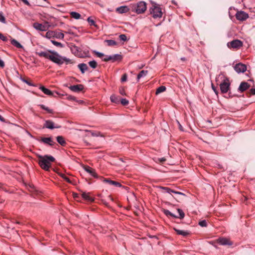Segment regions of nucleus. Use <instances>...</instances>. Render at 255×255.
Segmentation results:
<instances>
[{
    "label": "nucleus",
    "mask_w": 255,
    "mask_h": 255,
    "mask_svg": "<svg viewBox=\"0 0 255 255\" xmlns=\"http://www.w3.org/2000/svg\"><path fill=\"white\" fill-rule=\"evenodd\" d=\"M16 224H19L20 222H16Z\"/></svg>",
    "instance_id": "338daca9"
},
{
    "label": "nucleus",
    "mask_w": 255,
    "mask_h": 255,
    "mask_svg": "<svg viewBox=\"0 0 255 255\" xmlns=\"http://www.w3.org/2000/svg\"><path fill=\"white\" fill-rule=\"evenodd\" d=\"M199 225L202 227H205L207 226V224L206 220H204L200 221L199 223Z\"/></svg>",
    "instance_id": "37998d69"
},
{
    "label": "nucleus",
    "mask_w": 255,
    "mask_h": 255,
    "mask_svg": "<svg viewBox=\"0 0 255 255\" xmlns=\"http://www.w3.org/2000/svg\"><path fill=\"white\" fill-rule=\"evenodd\" d=\"M250 93L252 95H255V88H252L250 90Z\"/></svg>",
    "instance_id": "13d9d810"
},
{
    "label": "nucleus",
    "mask_w": 255,
    "mask_h": 255,
    "mask_svg": "<svg viewBox=\"0 0 255 255\" xmlns=\"http://www.w3.org/2000/svg\"><path fill=\"white\" fill-rule=\"evenodd\" d=\"M122 59V56L120 54H116L113 55H110L107 56V59H103V60L105 62H107L108 61H111L113 62H114L117 61L121 60Z\"/></svg>",
    "instance_id": "1a4fd4ad"
},
{
    "label": "nucleus",
    "mask_w": 255,
    "mask_h": 255,
    "mask_svg": "<svg viewBox=\"0 0 255 255\" xmlns=\"http://www.w3.org/2000/svg\"><path fill=\"white\" fill-rule=\"evenodd\" d=\"M105 41L107 43L108 46H114L117 44L116 41L114 40H106Z\"/></svg>",
    "instance_id": "c9c22d12"
},
{
    "label": "nucleus",
    "mask_w": 255,
    "mask_h": 255,
    "mask_svg": "<svg viewBox=\"0 0 255 255\" xmlns=\"http://www.w3.org/2000/svg\"><path fill=\"white\" fill-rule=\"evenodd\" d=\"M158 160L159 161L160 163H163V162H164L166 160V159L164 157H162V158H158Z\"/></svg>",
    "instance_id": "6e6d98bb"
},
{
    "label": "nucleus",
    "mask_w": 255,
    "mask_h": 255,
    "mask_svg": "<svg viewBox=\"0 0 255 255\" xmlns=\"http://www.w3.org/2000/svg\"><path fill=\"white\" fill-rule=\"evenodd\" d=\"M119 38H120L121 40H122V41H126L127 40V36L125 34H121L119 36Z\"/></svg>",
    "instance_id": "c03bdc74"
},
{
    "label": "nucleus",
    "mask_w": 255,
    "mask_h": 255,
    "mask_svg": "<svg viewBox=\"0 0 255 255\" xmlns=\"http://www.w3.org/2000/svg\"><path fill=\"white\" fill-rule=\"evenodd\" d=\"M166 90V87L163 86H161L159 87L156 91V94L158 95V94L163 92Z\"/></svg>",
    "instance_id": "7c9ffc66"
},
{
    "label": "nucleus",
    "mask_w": 255,
    "mask_h": 255,
    "mask_svg": "<svg viewBox=\"0 0 255 255\" xmlns=\"http://www.w3.org/2000/svg\"><path fill=\"white\" fill-rule=\"evenodd\" d=\"M59 175L64 179L66 181L69 183H72L71 181L70 180L69 178H68L63 173H59Z\"/></svg>",
    "instance_id": "e433bc0d"
},
{
    "label": "nucleus",
    "mask_w": 255,
    "mask_h": 255,
    "mask_svg": "<svg viewBox=\"0 0 255 255\" xmlns=\"http://www.w3.org/2000/svg\"><path fill=\"white\" fill-rule=\"evenodd\" d=\"M33 26L35 29L41 31H46L48 29L47 25H44L37 22L34 23Z\"/></svg>",
    "instance_id": "ddd939ff"
},
{
    "label": "nucleus",
    "mask_w": 255,
    "mask_h": 255,
    "mask_svg": "<svg viewBox=\"0 0 255 255\" xmlns=\"http://www.w3.org/2000/svg\"><path fill=\"white\" fill-rule=\"evenodd\" d=\"M41 141L44 143L47 144L50 146L53 145L55 142L52 140L51 137H42Z\"/></svg>",
    "instance_id": "a211bd4d"
},
{
    "label": "nucleus",
    "mask_w": 255,
    "mask_h": 255,
    "mask_svg": "<svg viewBox=\"0 0 255 255\" xmlns=\"http://www.w3.org/2000/svg\"><path fill=\"white\" fill-rule=\"evenodd\" d=\"M21 80L26 83L27 84H28V85L29 86H34V85H33L32 83H31L30 82H29L28 80L25 79H22Z\"/></svg>",
    "instance_id": "09e8293b"
},
{
    "label": "nucleus",
    "mask_w": 255,
    "mask_h": 255,
    "mask_svg": "<svg viewBox=\"0 0 255 255\" xmlns=\"http://www.w3.org/2000/svg\"><path fill=\"white\" fill-rule=\"evenodd\" d=\"M212 89L214 91V92L215 93V94L217 95L218 94V90L216 89V88L215 87V86L213 85V84H212Z\"/></svg>",
    "instance_id": "603ef678"
},
{
    "label": "nucleus",
    "mask_w": 255,
    "mask_h": 255,
    "mask_svg": "<svg viewBox=\"0 0 255 255\" xmlns=\"http://www.w3.org/2000/svg\"><path fill=\"white\" fill-rule=\"evenodd\" d=\"M0 21L3 23H5L6 22L5 18L3 16V14L2 12H0Z\"/></svg>",
    "instance_id": "ea45409f"
},
{
    "label": "nucleus",
    "mask_w": 255,
    "mask_h": 255,
    "mask_svg": "<svg viewBox=\"0 0 255 255\" xmlns=\"http://www.w3.org/2000/svg\"><path fill=\"white\" fill-rule=\"evenodd\" d=\"M51 42L56 46L59 47H63V45L59 42H57L55 40H51Z\"/></svg>",
    "instance_id": "58836bf2"
},
{
    "label": "nucleus",
    "mask_w": 255,
    "mask_h": 255,
    "mask_svg": "<svg viewBox=\"0 0 255 255\" xmlns=\"http://www.w3.org/2000/svg\"><path fill=\"white\" fill-rule=\"evenodd\" d=\"M173 193H174V194H179V195H183V196H185V194L182 192H178V191H174L173 190V192H172Z\"/></svg>",
    "instance_id": "864d4df0"
},
{
    "label": "nucleus",
    "mask_w": 255,
    "mask_h": 255,
    "mask_svg": "<svg viewBox=\"0 0 255 255\" xmlns=\"http://www.w3.org/2000/svg\"><path fill=\"white\" fill-rule=\"evenodd\" d=\"M86 131L91 132L93 136H103V134L99 131H92L88 130H86Z\"/></svg>",
    "instance_id": "2f4dec72"
},
{
    "label": "nucleus",
    "mask_w": 255,
    "mask_h": 255,
    "mask_svg": "<svg viewBox=\"0 0 255 255\" xmlns=\"http://www.w3.org/2000/svg\"><path fill=\"white\" fill-rule=\"evenodd\" d=\"M84 170L89 173L91 176H93L95 178H98V174L96 173L95 169L92 168L90 166H85L84 167Z\"/></svg>",
    "instance_id": "dca6fc26"
},
{
    "label": "nucleus",
    "mask_w": 255,
    "mask_h": 255,
    "mask_svg": "<svg viewBox=\"0 0 255 255\" xmlns=\"http://www.w3.org/2000/svg\"><path fill=\"white\" fill-rule=\"evenodd\" d=\"M174 230L176 232V233L179 235H181L183 237H186L189 235L190 232L188 231H184L181 230L177 229L176 228H174Z\"/></svg>",
    "instance_id": "412c9836"
},
{
    "label": "nucleus",
    "mask_w": 255,
    "mask_h": 255,
    "mask_svg": "<svg viewBox=\"0 0 255 255\" xmlns=\"http://www.w3.org/2000/svg\"><path fill=\"white\" fill-rule=\"evenodd\" d=\"M243 42L240 40L235 39L227 43L229 48L239 49L243 46Z\"/></svg>",
    "instance_id": "423d86ee"
},
{
    "label": "nucleus",
    "mask_w": 255,
    "mask_h": 255,
    "mask_svg": "<svg viewBox=\"0 0 255 255\" xmlns=\"http://www.w3.org/2000/svg\"><path fill=\"white\" fill-rule=\"evenodd\" d=\"M0 39L3 41H6L8 40L7 37L4 36L2 34H1V36H0Z\"/></svg>",
    "instance_id": "8fccbe9b"
},
{
    "label": "nucleus",
    "mask_w": 255,
    "mask_h": 255,
    "mask_svg": "<svg viewBox=\"0 0 255 255\" xmlns=\"http://www.w3.org/2000/svg\"><path fill=\"white\" fill-rule=\"evenodd\" d=\"M39 89L46 95L52 96L53 97H56L57 95H59L58 93L55 92V93L52 92L50 90L46 88L45 87L43 86H40Z\"/></svg>",
    "instance_id": "9d476101"
},
{
    "label": "nucleus",
    "mask_w": 255,
    "mask_h": 255,
    "mask_svg": "<svg viewBox=\"0 0 255 255\" xmlns=\"http://www.w3.org/2000/svg\"><path fill=\"white\" fill-rule=\"evenodd\" d=\"M159 188L165 191V192L171 194L173 192V190L171 189L170 188L166 187H162L160 186Z\"/></svg>",
    "instance_id": "4c0bfd02"
},
{
    "label": "nucleus",
    "mask_w": 255,
    "mask_h": 255,
    "mask_svg": "<svg viewBox=\"0 0 255 255\" xmlns=\"http://www.w3.org/2000/svg\"><path fill=\"white\" fill-rule=\"evenodd\" d=\"M162 211L164 213V214L168 217L171 216L174 218H178L177 216L175 215L174 214L172 213L171 212H170L168 210L163 209Z\"/></svg>",
    "instance_id": "b1692460"
},
{
    "label": "nucleus",
    "mask_w": 255,
    "mask_h": 255,
    "mask_svg": "<svg viewBox=\"0 0 255 255\" xmlns=\"http://www.w3.org/2000/svg\"><path fill=\"white\" fill-rule=\"evenodd\" d=\"M250 86L248 83L246 82H242L238 88V91L240 92H243L249 89Z\"/></svg>",
    "instance_id": "f3484780"
},
{
    "label": "nucleus",
    "mask_w": 255,
    "mask_h": 255,
    "mask_svg": "<svg viewBox=\"0 0 255 255\" xmlns=\"http://www.w3.org/2000/svg\"><path fill=\"white\" fill-rule=\"evenodd\" d=\"M177 123H178V124L179 126V128L180 129V130L181 131H183V128L182 127V126L181 125V124H180V123L178 121H177Z\"/></svg>",
    "instance_id": "bf43d9fd"
},
{
    "label": "nucleus",
    "mask_w": 255,
    "mask_h": 255,
    "mask_svg": "<svg viewBox=\"0 0 255 255\" xmlns=\"http://www.w3.org/2000/svg\"><path fill=\"white\" fill-rule=\"evenodd\" d=\"M70 15L72 17L76 19H79L81 17V15L80 13L77 12H75V11H72V12H70Z\"/></svg>",
    "instance_id": "cd10ccee"
},
{
    "label": "nucleus",
    "mask_w": 255,
    "mask_h": 255,
    "mask_svg": "<svg viewBox=\"0 0 255 255\" xmlns=\"http://www.w3.org/2000/svg\"><path fill=\"white\" fill-rule=\"evenodd\" d=\"M11 44L15 46L17 48H23L22 45L14 39H12L11 40Z\"/></svg>",
    "instance_id": "a878e982"
},
{
    "label": "nucleus",
    "mask_w": 255,
    "mask_h": 255,
    "mask_svg": "<svg viewBox=\"0 0 255 255\" xmlns=\"http://www.w3.org/2000/svg\"><path fill=\"white\" fill-rule=\"evenodd\" d=\"M150 12L153 14V17L154 18L161 17L162 15L161 8L157 6H153V7L150 9Z\"/></svg>",
    "instance_id": "6e6552de"
},
{
    "label": "nucleus",
    "mask_w": 255,
    "mask_h": 255,
    "mask_svg": "<svg viewBox=\"0 0 255 255\" xmlns=\"http://www.w3.org/2000/svg\"><path fill=\"white\" fill-rule=\"evenodd\" d=\"M53 33L54 32L53 31H48L46 33V37L50 38L51 36H54V35L53 34Z\"/></svg>",
    "instance_id": "49530a36"
},
{
    "label": "nucleus",
    "mask_w": 255,
    "mask_h": 255,
    "mask_svg": "<svg viewBox=\"0 0 255 255\" xmlns=\"http://www.w3.org/2000/svg\"><path fill=\"white\" fill-rule=\"evenodd\" d=\"M217 242L221 245H229L231 246L233 245L232 242H231L229 240L225 238H220L218 239Z\"/></svg>",
    "instance_id": "2eb2a0df"
},
{
    "label": "nucleus",
    "mask_w": 255,
    "mask_h": 255,
    "mask_svg": "<svg viewBox=\"0 0 255 255\" xmlns=\"http://www.w3.org/2000/svg\"><path fill=\"white\" fill-rule=\"evenodd\" d=\"M69 89L73 92L79 93L83 90L84 86L82 84L75 85L70 86Z\"/></svg>",
    "instance_id": "4468645a"
},
{
    "label": "nucleus",
    "mask_w": 255,
    "mask_h": 255,
    "mask_svg": "<svg viewBox=\"0 0 255 255\" xmlns=\"http://www.w3.org/2000/svg\"><path fill=\"white\" fill-rule=\"evenodd\" d=\"M74 48H75L76 49V50H78V49H77L78 47H74Z\"/></svg>",
    "instance_id": "69168bd1"
},
{
    "label": "nucleus",
    "mask_w": 255,
    "mask_h": 255,
    "mask_svg": "<svg viewBox=\"0 0 255 255\" xmlns=\"http://www.w3.org/2000/svg\"><path fill=\"white\" fill-rule=\"evenodd\" d=\"M177 212H178L179 215V216H178V218H179L180 219L184 218V217L185 216V214L183 212V211L179 208L177 209Z\"/></svg>",
    "instance_id": "72a5a7b5"
},
{
    "label": "nucleus",
    "mask_w": 255,
    "mask_h": 255,
    "mask_svg": "<svg viewBox=\"0 0 255 255\" xmlns=\"http://www.w3.org/2000/svg\"><path fill=\"white\" fill-rule=\"evenodd\" d=\"M116 11L119 13H127L129 11V8L127 6H121L117 8Z\"/></svg>",
    "instance_id": "aec40b11"
},
{
    "label": "nucleus",
    "mask_w": 255,
    "mask_h": 255,
    "mask_svg": "<svg viewBox=\"0 0 255 255\" xmlns=\"http://www.w3.org/2000/svg\"><path fill=\"white\" fill-rule=\"evenodd\" d=\"M108 199H110V200L111 201H113V198H112V197L111 196V195H109L108 197Z\"/></svg>",
    "instance_id": "680f3d73"
},
{
    "label": "nucleus",
    "mask_w": 255,
    "mask_h": 255,
    "mask_svg": "<svg viewBox=\"0 0 255 255\" xmlns=\"http://www.w3.org/2000/svg\"><path fill=\"white\" fill-rule=\"evenodd\" d=\"M132 11L137 14L143 13L146 9V3L143 1H140L132 6Z\"/></svg>",
    "instance_id": "20e7f679"
},
{
    "label": "nucleus",
    "mask_w": 255,
    "mask_h": 255,
    "mask_svg": "<svg viewBox=\"0 0 255 255\" xmlns=\"http://www.w3.org/2000/svg\"><path fill=\"white\" fill-rule=\"evenodd\" d=\"M39 106L43 110L46 111L48 113L53 114V110L49 109V108L46 107L45 105L41 104L39 105Z\"/></svg>",
    "instance_id": "c756f323"
},
{
    "label": "nucleus",
    "mask_w": 255,
    "mask_h": 255,
    "mask_svg": "<svg viewBox=\"0 0 255 255\" xmlns=\"http://www.w3.org/2000/svg\"><path fill=\"white\" fill-rule=\"evenodd\" d=\"M49 50H48V52H47V51L36 52V54L38 55L40 57H43L45 58L49 59V60H50L51 61H52L54 63L58 62L57 60V59H56V56H55L53 54L50 55L49 54V53H50L49 52Z\"/></svg>",
    "instance_id": "39448f33"
},
{
    "label": "nucleus",
    "mask_w": 255,
    "mask_h": 255,
    "mask_svg": "<svg viewBox=\"0 0 255 255\" xmlns=\"http://www.w3.org/2000/svg\"><path fill=\"white\" fill-rule=\"evenodd\" d=\"M107 56H108L107 55H106V56H105V57L103 59H107Z\"/></svg>",
    "instance_id": "e2e57ef3"
},
{
    "label": "nucleus",
    "mask_w": 255,
    "mask_h": 255,
    "mask_svg": "<svg viewBox=\"0 0 255 255\" xmlns=\"http://www.w3.org/2000/svg\"><path fill=\"white\" fill-rule=\"evenodd\" d=\"M78 67L81 71L82 74H84L86 71H87L88 69V67L86 64L85 63H80L78 65Z\"/></svg>",
    "instance_id": "4be33fe9"
},
{
    "label": "nucleus",
    "mask_w": 255,
    "mask_h": 255,
    "mask_svg": "<svg viewBox=\"0 0 255 255\" xmlns=\"http://www.w3.org/2000/svg\"><path fill=\"white\" fill-rule=\"evenodd\" d=\"M148 71L146 70H142L137 75V79L139 80L142 77L145 76L147 74Z\"/></svg>",
    "instance_id": "bb28decb"
},
{
    "label": "nucleus",
    "mask_w": 255,
    "mask_h": 255,
    "mask_svg": "<svg viewBox=\"0 0 255 255\" xmlns=\"http://www.w3.org/2000/svg\"><path fill=\"white\" fill-rule=\"evenodd\" d=\"M103 181L104 182L109 183V184L114 185L116 187H122V184L120 183L115 181L111 180L109 179H104Z\"/></svg>",
    "instance_id": "6ab92c4d"
},
{
    "label": "nucleus",
    "mask_w": 255,
    "mask_h": 255,
    "mask_svg": "<svg viewBox=\"0 0 255 255\" xmlns=\"http://www.w3.org/2000/svg\"><path fill=\"white\" fill-rule=\"evenodd\" d=\"M127 80V75L126 74H124L121 78V81L122 82H126Z\"/></svg>",
    "instance_id": "de8ad7c7"
},
{
    "label": "nucleus",
    "mask_w": 255,
    "mask_h": 255,
    "mask_svg": "<svg viewBox=\"0 0 255 255\" xmlns=\"http://www.w3.org/2000/svg\"><path fill=\"white\" fill-rule=\"evenodd\" d=\"M57 142L61 145L64 146L66 144V142L62 136H58L56 137Z\"/></svg>",
    "instance_id": "393cba45"
},
{
    "label": "nucleus",
    "mask_w": 255,
    "mask_h": 255,
    "mask_svg": "<svg viewBox=\"0 0 255 255\" xmlns=\"http://www.w3.org/2000/svg\"><path fill=\"white\" fill-rule=\"evenodd\" d=\"M119 92H120V93L122 95H125L126 94H125V90L124 88H121L119 90Z\"/></svg>",
    "instance_id": "3c124183"
},
{
    "label": "nucleus",
    "mask_w": 255,
    "mask_h": 255,
    "mask_svg": "<svg viewBox=\"0 0 255 255\" xmlns=\"http://www.w3.org/2000/svg\"><path fill=\"white\" fill-rule=\"evenodd\" d=\"M236 18L240 21H244L249 17V15L243 11H238L236 14Z\"/></svg>",
    "instance_id": "9b49d317"
},
{
    "label": "nucleus",
    "mask_w": 255,
    "mask_h": 255,
    "mask_svg": "<svg viewBox=\"0 0 255 255\" xmlns=\"http://www.w3.org/2000/svg\"><path fill=\"white\" fill-rule=\"evenodd\" d=\"M49 52H50V53H51L52 54H53V55L56 56V59H57V60L58 62H55V63L57 64L58 65H62L64 62L66 64H73L74 63V62L72 60H71L69 58H68L66 57H63V56H61L56 51H49Z\"/></svg>",
    "instance_id": "7ed1b4c3"
},
{
    "label": "nucleus",
    "mask_w": 255,
    "mask_h": 255,
    "mask_svg": "<svg viewBox=\"0 0 255 255\" xmlns=\"http://www.w3.org/2000/svg\"><path fill=\"white\" fill-rule=\"evenodd\" d=\"M87 21L90 23L91 26L93 25L95 27H97V25L96 24L95 21L92 19L91 17H89L87 18Z\"/></svg>",
    "instance_id": "f704fd0d"
},
{
    "label": "nucleus",
    "mask_w": 255,
    "mask_h": 255,
    "mask_svg": "<svg viewBox=\"0 0 255 255\" xmlns=\"http://www.w3.org/2000/svg\"><path fill=\"white\" fill-rule=\"evenodd\" d=\"M82 197L86 200L88 201H93V199L89 195V193L82 192Z\"/></svg>",
    "instance_id": "5701e85b"
},
{
    "label": "nucleus",
    "mask_w": 255,
    "mask_h": 255,
    "mask_svg": "<svg viewBox=\"0 0 255 255\" xmlns=\"http://www.w3.org/2000/svg\"><path fill=\"white\" fill-rule=\"evenodd\" d=\"M38 163L41 168L46 171H48L51 167V163L54 162L55 159L51 155H39Z\"/></svg>",
    "instance_id": "f03ea898"
},
{
    "label": "nucleus",
    "mask_w": 255,
    "mask_h": 255,
    "mask_svg": "<svg viewBox=\"0 0 255 255\" xmlns=\"http://www.w3.org/2000/svg\"><path fill=\"white\" fill-rule=\"evenodd\" d=\"M0 67L1 68H3L4 67V63L1 58H0Z\"/></svg>",
    "instance_id": "5fc2aeb1"
},
{
    "label": "nucleus",
    "mask_w": 255,
    "mask_h": 255,
    "mask_svg": "<svg viewBox=\"0 0 255 255\" xmlns=\"http://www.w3.org/2000/svg\"><path fill=\"white\" fill-rule=\"evenodd\" d=\"M61 126L58 124H55L51 120H46L43 125V128H46L50 129L54 128H60Z\"/></svg>",
    "instance_id": "0eeeda50"
},
{
    "label": "nucleus",
    "mask_w": 255,
    "mask_h": 255,
    "mask_svg": "<svg viewBox=\"0 0 255 255\" xmlns=\"http://www.w3.org/2000/svg\"><path fill=\"white\" fill-rule=\"evenodd\" d=\"M93 53L98 57L102 58L103 56H104V54L101 52L97 51H93Z\"/></svg>",
    "instance_id": "79ce46f5"
},
{
    "label": "nucleus",
    "mask_w": 255,
    "mask_h": 255,
    "mask_svg": "<svg viewBox=\"0 0 255 255\" xmlns=\"http://www.w3.org/2000/svg\"><path fill=\"white\" fill-rule=\"evenodd\" d=\"M234 69L238 73H243L246 71L247 67L246 66L243 64L238 63L234 66Z\"/></svg>",
    "instance_id": "f8f14e48"
},
{
    "label": "nucleus",
    "mask_w": 255,
    "mask_h": 255,
    "mask_svg": "<svg viewBox=\"0 0 255 255\" xmlns=\"http://www.w3.org/2000/svg\"><path fill=\"white\" fill-rule=\"evenodd\" d=\"M110 99L111 102L113 103L117 104L120 102V99L115 95H112L110 97Z\"/></svg>",
    "instance_id": "c85d7f7f"
},
{
    "label": "nucleus",
    "mask_w": 255,
    "mask_h": 255,
    "mask_svg": "<svg viewBox=\"0 0 255 255\" xmlns=\"http://www.w3.org/2000/svg\"><path fill=\"white\" fill-rule=\"evenodd\" d=\"M121 102V104L124 106H126L128 104V101L126 99H122Z\"/></svg>",
    "instance_id": "a18cd8bd"
},
{
    "label": "nucleus",
    "mask_w": 255,
    "mask_h": 255,
    "mask_svg": "<svg viewBox=\"0 0 255 255\" xmlns=\"http://www.w3.org/2000/svg\"><path fill=\"white\" fill-rule=\"evenodd\" d=\"M89 66L93 69H95L97 66V63L95 60H92L89 62Z\"/></svg>",
    "instance_id": "473e14b6"
},
{
    "label": "nucleus",
    "mask_w": 255,
    "mask_h": 255,
    "mask_svg": "<svg viewBox=\"0 0 255 255\" xmlns=\"http://www.w3.org/2000/svg\"><path fill=\"white\" fill-rule=\"evenodd\" d=\"M70 99H72V100H74V99H75V98H74V97H70Z\"/></svg>",
    "instance_id": "0e129e2a"
},
{
    "label": "nucleus",
    "mask_w": 255,
    "mask_h": 255,
    "mask_svg": "<svg viewBox=\"0 0 255 255\" xmlns=\"http://www.w3.org/2000/svg\"><path fill=\"white\" fill-rule=\"evenodd\" d=\"M220 80H222L221 82L219 84L221 93L223 94L227 93L229 91L231 85L229 78L226 77L224 73L221 72L216 78V82L218 84L220 82Z\"/></svg>",
    "instance_id": "f257e3e1"
},
{
    "label": "nucleus",
    "mask_w": 255,
    "mask_h": 255,
    "mask_svg": "<svg viewBox=\"0 0 255 255\" xmlns=\"http://www.w3.org/2000/svg\"><path fill=\"white\" fill-rule=\"evenodd\" d=\"M102 202L105 205H106L107 207H109V203L107 202V201H106V200L102 199Z\"/></svg>",
    "instance_id": "4d7b16f0"
},
{
    "label": "nucleus",
    "mask_w": 255,
    "mask_h": 255,
    "mask_svg": "<svg viewBox=\"0 0 255 255\" xmlns=\"http://www.w3.org/2000/svg\"><path fill=\"white\" fill-rule=\"evenodd\" d=\"M0 121L3 122H5L4 119L1 115H0Z\"/></svg>",
    "instance_id": "052dcab7"
},
{
    "label": "nucleus",
    "mask_w": 255,
    "mask_h": 255,
    "mask_svg": "<svg viewBox=\"0 0 255 255\" xmlns=\"http://www.w3.org/2000/svg\"><path fill=\"white\" fill-rule=\"evenodd\" d=\"M29 134L30 135V136L33 137L32 135L30 133H29Z\"/></svg>",
    "instance_id": "774afa93"
},
{
    "label": "nucleus",
    "mask_w": 255,
    "mask_h": 255,
    "mask_svg": "<svg viewBox=\"0 0 255 255\" xmlns=\"http://www.w3.org/2000/svg\"><path fill=\"white\" fill-rule=\"evenodd\" d=\"M54 36H55L58 38H61V39H63L64 37V34L61 32L56 33V34H54Z\"/></svg>",
    "instance_id": "a19ab883"
}]
</instances>
